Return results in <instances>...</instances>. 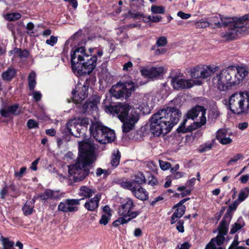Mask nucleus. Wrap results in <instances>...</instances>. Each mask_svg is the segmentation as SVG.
I'll return each instance as SVG.
<instances>
[{
	"mask_svg": "<svg viewBox=\"0 0 249 249\" xmlns=\"http://www.w3.org/2000/svg\"><path fill=\"white\" fill-rule=\"evenodd\" d=\"M121 159V153L119 150L117 151L116 153H114L112 156L111 160V164L112 166L116 167L119 164Z\"/></svg>",
	"mask_w": 249,
	"mask_h": 249,
	"instance_id": "obj_40",
	"label": "nucleus"
},
{
	"mask_svg": "<svg viewBox=\"0 0 249 249\" xmlns=\"http://www.w3.org/2000/svg\"><path fill=\"white\" fill-rule=\"evenodd\" d=\"M217 67H213L211 66H207L205 68H202L201 72L200 73V78L207 79L217 71Z\"/></svg>",
	"mask_w": 249,
	"mask_h": 249,
	"instance_id": "obj_25",
	"label": "nucleus"
},
{
	"mask_svg": "<svg viewBox=\"0 0 249 249\" xmlns=\"http://www.w3.org/2000/svg\"><path fill=\"white\" fill-rule=\"evenodd\" d=\"M171 83L173 88L176 90L189 89L193 86L191 80L179 78L178 75L171 77Z\"/></svg>",
	"mask_w": 249,
	"mask_h": 249,
	"instance_id": "obj_16",
	"label": "nucleus"
},
{
	"mask_svg": "<svg viewBox=\"0 0 249 249\" xmlns=\"http://www.w3.org/2000/svg\"><path fill=\"white\" fill-rule=\"evenodd\" d=\"M186 211V207L183 206L180 208H177L173 213L174 216L177 217V219L181 218L185 213Z\"/></svg>",
	"mask_w": 249,
	"mask_h": 249,
	"instance_id": "obj_49",
	"label": "nucleus"
},
{
	"mask_svg": "<svg viewBox=\"0 0 249 249\" xmlns=\"http://www.w3.org/2000/svg\"><path fill=\"white\" fill-rule=\"evenodd\" d=\"M95 193V190L86 186H82L79 189V195L86 198H90Z\"/></svg>",
	"mask_w": 249,
	"mask_h": 249,
	"instance_id": "obj_28",
	"label": "nucleus"
},
{
	"mask_svg": "<svg viewBox=\"0 0 249 249\" xmlns=\"http://www.w3.org/2000/svg\"><path fill=\"white\" fill-rule=\"evenodd\" d=\"M219 114L218 111L214 109H211L208 115L209 119H216L219 117Z\"/></svg>",
	"mask_w": 249,
	"mask_h": 249,
	"instance_id": "obj_62",
	"label": "nucleus"
},
{
	"mask_svg": "<svg viewBox=\"0 0 249 249\" xmlns=\"http://www.w3.org/2000/svg\"><path fill=\"white\" fill-rule=\"evenodd\" d=\"M115 183L119 185L122 188L130 190L131 192L135 187L132 179L130 180H125L124 178L118 179L115 181Z\"/></svg>",
	"mask_w": 249,
	"mask_h": 249,
	"instance_id": "obj_27",
	"label": "nucleus"
},
{
	"mask_svg": "<svg viewBox=\"0 0 249 249\" xmlns=\"http://www.w3.org/2000/svg\"><path fill=\"white\" fill-rule=\"evenodd\" d=\"M77 121L76 120H71L69 121L66 125L65 131L66 133H69L70 135L73 136L77 128Z\"/></svg>",
	"mask_w": 249,
	"mask_h": 249,
	"instance_id": "obj_29",
	"label": "nucleus"
},
{
	"mask_svg": "<svg viewBox=\"0 0 249 249\" xmlns=\"http://www.w3.org/2000/svg\"><path fill=\"white\" fill-rule=\"evenodd\" d=\"M128 16L130 18L141 20L143 16V14L135 10L133 11L130 10L128 12Z\"/></svg>",
	"mask_w": 249,
	"mask_h": 249,
	"instance_id": "obj_46",
	"label": "nucleus"
},
{
	"mask_svg": "<svg viewBox=\"0 0 249 249\" xmlns=\"http://www.w3.org/2000/svg\"><path fill=\"white\" fill-rule=\"evenodd\" d=\"M139 119V114L135 110H132L130 113V117H128L124 121L122 122L123 124L122 130L124 133H127L134 128L135 124Z\"/></svg>",
	"mask_w": 249,
	"mask_h": 249,
	"instance_id": "obj_14",
	"label": "nucleus"
},
{
	"mask_svg": "<svg viewBox=\"0 0 249 249\" xmlns=\"http://www.w3.org/2000/svg\"><path fill=\"white\" fill-rule=\"evenodd\" d=\"M21 15L18 12L8 13L5 16V19L9 21H14L20 18Z\"/></svg>",
	"mask_w": 249,
	"mask_h": 249,
	"instance_id": "obj_41",
	"label": "nucleus"
},
{
	"mask_svg": "<svg viewBox=\"0 0 249 249\" xmlns=\"http://www.w3.org/2000/svg\"><path fill=\"white\" fill-rule=\"evenodd\" d=\"M151 11L155 14H163L165 12L164 8L162 6L152 5Z\"/></svg>",
	"mask_w": 249,
	"mask_h": 249,
	"instance_id": "obj_51",
	"label": "nucleus"
},
{
	"mask_svg": "<svg viewBox=\"0 0 249 249\" xmlns=\"http://www.w3.org/2000/svg\"><path fill=\"white\" fill-rule=\"evenodd\" d=\"M18 104H15L11 106H9L7 109L2 108L0 110L1 116L4 118H8L10 114L15 116H18L21 113V110L19 109Z\"/></svg>",
	"mask_w": 249,
	"mask_h": 249,
	"instance_id": "obj_18",
	"label": "nucleus"
},
{
	"mask_svg": "<svg viewBox=\"0 0 249 249\" xmlns=\"http://www.w3.org/2000/svg\"><path fill=\"white\" fill-rule=\"evenodd\" d=\"M136 205L134 200L130 198L126 197L122 201L121 205L118 207V214L129 213L133 212V211Z\"/></svg>",
	"mask_w": 249,
	"mask_h": 249,
	"instance_id": "obj_17",
	"label": "nucleus"
},
{
	"mask_svg": "<svg viewBox=\"0 0 249 249\" xmlns=\"http://www.w3.org/2000/svg\"><path fill=\"white\" fill-rule=\"evenodd\" d=\"M17 71L13 67H9L1 73L2 79L5 81H11L16 75Z\"/></svg>",
	"mask_w": 249,
	"mask_h": 249,
	"instance_id": "obj_24",
	"label": "nucleus"
},
{
	"mask_svg": "<svg viewBox=\"0 0 249 249\" xmlns=\"http://www.w3.org/2000/svg\"><path fill=\"white\" fill-rule=\"evenodd\" d=\"M239 203L240 202L237 200H236L234 201H233V202L232 204L229 205L227 210V212L224 215L225 217H229V221H231L232 216L231 213H232V212L236 210Z\"/></svg>",
	"mask_w": 249,
	"mask_h": 249,
	"instance_id": "obj_32",
	"label": "nucleus"
},
{
	"mask_svg": "<svg viewBox=\"0 0 249 249\" xmlns=\"http://www.w3.org/2000/svg\"><path fill=\"white\" fill-rule=\"evenodd\" d=\"M221 15L216 14L207 18L209 23L211 24H214L217 28H221L220 24V18Z\"/></svg>",
	"mask_w": 249,
	"mask_h": 249,
	"instance_id": "obj_38",
	"label": "nucleus"
},
{
	"mask_svg": "<svg viewBox=\"0 0 249 249\" xmlns=\"http://www.w3.org/2000/svg\"><path fill=\"white\" fill-rule=\"evenodd\" d=\"M132 193L137 198L142 201H145L148 199V193L141 186L137 185V186L135 187Z\"/></svg>",
	"mask_w": 249,
	"mask_h": 249,
	"instance_id": "obj_19",
	"label": "nucleus"
},
{
	"mask_svg": "<svg viewBox=\"0 0 249 249\" xmlns=\"http://www.w3.org/2000/svg\"><path fill=\"white\" fill-rule=\"evenodd\" d=\"M96 80V77L93 75H90L88 78H87L84 85L88 86V88L89 89V87L90 84H94Z\"/></svg>",
	"mask_w": 249,
	"mask_h": 249,
	"instance_id": "obj_57",
	"label": "nucleus"
},
{
	"mask_svg": "<svg viewBox=\"0 0 249 249\" xmlns=\"http://www.w3.org/2000/svg\"><path fill=\"white\" fill-rule=\"evenodd\" d=\"M243 156L241 153L237 154L236 155L232 157L227 162V165H232L233 162H235L241 158H243Z\"/></svg>",
	"mask_w": 249,
	"mask_h": 249,
	"instance_id": "obj_52",
	"label": "nucleus"
},
{
	"mask_svg": "<svg viewBox=\"0 0 249 249\" xmlns=\"http://www.w3.org/2000/svg\"><path fill=\"white\" fill-rule=\"evenodd\" d=\"M35 27L34 23L32 22H28L27 24L26 29H27V34L30 36H33L34 34V32L33 31Z\"/></svg>",
	"mask_w": 249,
	"mask_h": 249,
	"instance_id": "obj_54",
	"label": "nucleus"
},
{
	"mask_svg": "<svg viewBox=\"0 0 249 249\" xmlns=\"http://www.w3.org/2000/svg\"><path fill=\"white\" fill-rule=\"evenodd\" d=\"M234 71L235 73L234 76L236 78L234 83H236L237 85H239L248 74V71L243 67H236L235 69L234 68Z\"/></svg>",
	"mask_w": 249,
	"mask_h": 249,
	"instance_id": "obj_22",
	"label": "nucleus"
},
{
	"mask_svg": "<svg viewBox=\"0 0 249 249\" xmlns=\"http://www.w3.org/2000/svg\"><path fill=\"white\" fill-rule=\"evenodd\" d=\"M227 133L224 129H219L216 133V139L219 142L220 140L226 136Z\"/></svg>",
	"mask_w": 249,
	"mask_h": 249,
	"instance_id": "obj_56",
	"label": "nucleus"
},
{
	"mask_svg": "<svg viewBox=\"0 0 249 249\" xmlns=\"http://www.w3.org/2000/svg\"><path fill=\"white\" fill-rule=\"evenodd\" d=\"M89 131L96 141L102 144L110 143L116 137L113 130L98 122L93 123L90 126Z\"/></svg>",
	"mask_w": 249,
	"mask_h": 249,
	"instance_id": "obj_4",
	"label": "nucleus"
},
{
	"mask_svg": "<svg viewBox=\"0 0 249 249\" xmlns=\"http://www.w3.org/2000/svg\"><path fill=\"white\" fill-rule=\"evenodd\" d=\"M225 74L226 75V79H227L228 82V85H231V89L233 86L237 85L236 83H234L236 81L235 78V71L234 68L233 67H231L226 69H223Z\"/></svg>",
	"mask_w": 249,
	"mask_h": 249,
	"instance_id": "obj_20",
	"label": "nucleus"
},
{
	"mask_svg": "<svg viewBox=\"0 0 249 249\" xmlns=\"http://www.w3.org/2000/svg\"><path fill=\"white\" fill-rule=\"evenodd\" d=\"M181 112L176 107H167L159 110L151 117V132L155 136H160L169 133L178 124Z\"/></svg>",
	"mask_w": 249,
	"mask_h": 249,
	"instance_id": "obj_3",
	"label": "nucleus"
},
{
	"mask_svg": "<svg viewBox=\"0 0 249 249\" xmlns=\"http://www.w3.org/2000/svg\"><path fill=\"white\" fill-rule=\"evenodd\" d=\"M160 166L163 170H166L171 167V164L170 162L160 160Z\"/></svg>",
	"mask_w": 249,
	"mask_h": 249,
	"instance_id": "obj_55",
	"label": "nucleus"
},
{
	"mask_svg": "<svg viewBox=\"0 0 249 249\" xmlns=\"http://www.w3.org/2000/svg\"><path fill=\"white\" fill-rule=\"evenodd\" d=\"M241 24V26H235V28H229L228 31L225 32L223 37L227 40H232L239 35L245 34L247 32V27L244 25V22Z\"/></svg>",
	"mask_w": 249,
	"mask_h": 249,
	"instance_id": "obj_13",
	"label": "nucleus"
},
{
	"mask_svg": "<svg viewBox=\"0 0 249 249\" xmlns=\"http://www.w3.org/2000/svg\"><path fill=\"white\" fill-rule=\"evenodd\" d=\"M133 183L135 187L141 186L143 183H146V179L144 174L140 172L134 176V179H132Z\"/></svg>",
	"mask_w": 249,
	"mask_h": 249,
	"instance_id": "obj_30",
	"label": "nucleus"
},
{
	"mask_svg": "<svg viewBox=\"0 0 249 249\" xmlns=\"http://www.w3.org/2000/svg\"><path fill=\"white\" fill-rule=\"evenodd\" d=\"M28 81L29 90L31 91L34 90L36 84V73L35 72L32 71L29 74L28 78Z\"/></svg>",
	"mask_w": 249,
	"mask_h": 249,
	"instance_id": "obj_35",
	"label": "nucleus"
},
{
	"mask_svg": "<svg viewBox=\"0 0 249 249\" xmlns=\"http://www.w3.org/2000/svg\"><path fill=\"white\" fill-rule=\"evenodd\" d=\"M100 199V196L97 194L94 197L86 202L84 207L89 211H94L98 208Z\"/></svg>",
	"mask_w": 249,
	"mask_h": 249,
	"instance_id": "obj_21",
	"label": "nucleus"
},
{
	"mask_svg": "<svg viewBox=\"0 0 249 249\" xmlns=\"http://www.w3.org/2000/svg\"><path fill=\"white\" fill-rule=\"evenodd\" d=\"M213 147V144L212 143H205L201 145L199 149V151L201 153H203L208 150H210Z\"/></svg>",
	"mask_w": 249,
	"mask_h": 249,
	"instance_id": "obj_53",
	"label": "nucleus"
},
{
	"mask_svg": "<svg viewBox=\"0 0 249 249\" xmlns=\"http://www.w3.org/2000/svg\"><path fill=\"white\" fill-rule=\"evenodd\" d=\"M141 74L144 77L154 79L162 76L164 72L163 67H144L140 70Z\"/></svg>",
	"mask_w": 249,
	"mask_h": 249,
	"instance_id": "obj_11",
	"label": "nucleus"
},
{
	"mask_svg": "<svg viewBox=\"0 0 249 249\" xmlns=\"http://www.w3.org/2000/svg\"><path fill=\"white\" fill-rule=\"evenodd\" d=\"M27 126L30 129L36 128L39 127V124L35 120L30 119L27 122Z\"/></svg>",
	"mask_w": 249,
	"mask_h": 249,
	"instance_id": "obj_50",
	"label": "nucleus"
},
{
	"mask_svg": "<svg viewBox=\"0 0 249 249\" xmlns=\"http://www.w3.org/2000/svg\"><path fill=\"white\" fill-rule=\"evenodd\" d=\"M184 221L183 220H180L178 222L177 225V229L180 232H183L184 231Z\"/></svg>",
	"mask_w": 249,
	"mask_h": 249,
	"instance_id": "obj_64",
	"label": "nucleus"
},
{
	"mask_svg": "<svg viewBox=\"0 0 249 249\" xmlns=\"http://www.w3.org/2000/svg\"><path fill=\"white\" fill-rule=\"evenodd\" d=\"M83 199H64L58 204L57 210L63 213L76 212L78 210V207L77 206L80 204V201Z\"/></svg>",
	"mask_w": 249,
	"mask_h": 249,
	"instance_id": "obj_8",
	"label": "nucleus"
},
{
	"mask_svg": "<svg viewBox=\"0 0 249 249\" xmlns=\"http://www.w3.org/2000/svg\"><path fill=\"white\" fill-rule=\"evenodd\" d=\"M226 77L223 69L212 79L213 82L216 84L217 89L220 90L227 91L231 89V85H228V82Z\"/></svg>",
	"mask_w": 249,
	"mask_h": 249,
	"instance_id": "obj_15",
	"label": "nucleus"
},
{
	"mask_svg": "<svg viewBox=\"0 0 249 249\" xmlns=\"http://www.w3.org/2000/svg\"><path fill=\"white\" fill-rule=\"evenodd\" d=\"M249 196V187L241 189L239 193L237 199L240 203L244 201Z\"/></svg>",
	"mask_w": 249,
	"mask_h": 249,
	"instance_id": "obj_37",
	"label": "nucleus"
},
{
	"mask_svg": "<svg viewBox=\"0 0 249 249\" xmlns=\"http://www.w3.org/2000/svg\"><path fill=\"white\" fill-rule=\"evenodd\" d=\"M77 123L78 124H80L82 126V127H85L88 129V126L89 124V120L87 118H84L82 119L77 121Z\"/></svg>",
	"mask_w": 249,
	"mask_h": 249,
	"instance_id": "obj_59",
	"label": "nucleus"
},
{
	"mask_svg": "<svg viewBox=\"0 0 249 249\" xmlns=\"http://www.w3.org/2000/svg\"><path fill=\"white\" fill-rule=\"evenodd\" d=\"M201 67L198 66L195 67L191 70V76L193 78H200Z\"/></svg>",
	"mask_w": 249,
	"mask_h": 249,
	"instance_id": "obj_44",
	"label": "nucleus"
},
{
	"mask_svg": "<svg viewBox=\"0 0 249 249\" xmlns=\"http://www.w3.org/2000/svg\"><path fill=\"white\" fill-rule=\"evenodd\" d=\"M210 25L208 19L202 18L196 23V26L197 28H205L209 27Z\"/></svg>",
	"mask_w": 249,
	"mask_h": 249,
	"instance_id": "obj_45",
	"label": "nucleus"
},
{
	"mask_svg": "<svg viewBox=\"0 0 249 249\" xmlns=\"http://www.w3.org/2000/svg\"><path fill=\"white\" fill-rule=\"evenodd\" d=\"M101 98L97 95H93L89 97L81 107H78L81 109L83 113L91 114L92 112L98 109V104L100 103Z\"/></svg>",
	"mask_w": 249,
	"mask_h": 249,
	"instance_id": "obj_10",
	"label": "nucleus"
},
{
	"mask_svg": "<svg viewBox=\"0 0 249 249\" xmlns=\"http://www.w3.org/2000/svg\"><path fill=\"white\" fill-rule=\"evenodd\" d=\"M86 132L87 128L84 127H82L81 125L77 123V128L73 136L77 138L80 137H85Z\"/></svg>",
	"mask_w": 249,
	"mask_h": 249,
	"instance_id": "obj_39",
	"label": "nucleus"
},
{
	"mask_svg": "<svg viewBox=\"0 0 249 249\" xmlns=\"http://www.w3.org/2000/svg\"><path fill=\"white\" fill-rule=\"evenodd\" d=\"M141 213L140 211H134L133 212L131 213H124V214H119L120 216H124L125 217V221L124 223H128L129 221H130L132 219L136 218Z\"/></svg>",
	"mask_w": 249,
	"mask_h": 249,
	"instance_id": "obj_34",
	"label": "nucleus"
},
{
	"mask_svg": "<svg viewBox=\"0 0 249 249\" xmlns=\"http://www.w3.org/2000/svg\"><path fill=\"white\" fill-rule=\"evenodd\" d=\"M201 116L200 117V121L195 122L194 124H196L197 127H201L206 123V118L205 115L206 113V109L203 107V109L201 111Z\"/></svg>",
	"mask_w": 249,
	"mask_h": 249,
	"instance_id": "obj_43",
	"label": "nucleus"
},
{
	"mask_svg": "<svg viewBox=\"0 0 249 249\" xmlns=\"http://www.w3.org/2000/svg\"><path fill=\"white\" fill-rule=\"evenodd\" d=\"M40 198L42 200L50 199H58L60 198L58 193H56L51 189H46L43 193L39 195Z\"/></svg>",
	"mask_w": 249,
	"mask_h": 249,
	"instance_id": "obj_23",
	"label": "nucleus"
},
{
	"mask_svg": "<svg viewBox=\"0 0 249 249\" xmlns=\"http://www.w3.org/2000/svg\"><path fill=\"white\" fill-rule=\"evenodd\" d=\"M227 217H223L222 220L219 223L218 230V233L223 235H226L228 231L229 223L226 221Z\"/></svg>",
	"mask_w": 249,
	"mask_h": 249,
	"instance_id": "obj_31",
	"label": "nucleus"
},
{
	"mask_svg": "<svg viewBox=\"0 0 249 249\" xmlns=\"http://www.w3.org/2000/svg\"><path fill=\"white\" fill-rule=\"evenodd\" d=\"M95 147L89 139L82 141L78 144V156L75 163L69 166L68 173L72 176L75 182L83 180L90 174V166L95 161Z\"/></svg>",
	"mask_w": 249,
	"mask_h": 249,
	"instance_id": "obj_2",
	"label": "nucleus"
},
{
	"mask_svg": "<svg viewBox=\"0 0 249 249\" xmlns=\"http://www.w3.org/2000/svg\"><path fill=\"white\" fill-rule=\"evenodd\" d=\"M110 217L111 216L107 215V214H103L99 221V223L104 225H107L110 219Z\"/></svg>",
	"mask_w": 249,
	"mask_h": 249,
	"instance_id": "obj_58",
	"label": "nucleus"
},
{
	"mask_svg": "<svg viewBox=\"0 0 249 249\" xmlns=\"http://www.w3.org/2000/svg\"><path fill=\"white\" fill-rule=\"evenodd\" d=\"M101 46L90 48L89 53L83 47H75L71 52V63L72 71L77 76L89 75L96 68L98 57L103 55Z\"/></svg>",
	"mask_w": 249,
	"mask_h": 249,
	"instance_id": "obj_1",
	"label": "nucleus"
},
{
	"mask_svg": "<svg viewBox=\"0 0 249 249\" xmlns=\"http://www.w3.org/2000/svg\"><path fill=\"white\" fill-rule=\"evenodd\" d=\"M203 106L196 105L194 107H192L190 110L188 111L186 113L185 116L187 117V118L194 120L196 118L199 114L203 109Z\"/></svg>",
	"mask_w": 249,
	"mask_h": 249,
	"instance_id": "obj_26",
	"label": "nucleus"
},
{
	"mask_svg": "<svg viewBox=\"0 0 249 249\" xmlns=\"http://www.w3.org/2000/svg\"><path fill=\"white\" fill-rule=\"evenodd\" d=\"M128 103H118L116 105H105V110L107 113L116 115L121 122H123L130 117V110H135Z\"/></svg>",
	"mask_w": 249,
	"mask_h": 249,
	"instance_id": "obj_6",
	"label": "nucleus"
},
{
	"mask_svg": "<svg viewBox=\"0 0 249 249\" xmlns=\"http://www.w3.org/2000/svg\"><path fill=\"white\" fill-rule=\"evenodd\" d=\"M245 91L233 93L229 100V106L230 110L234 114L238 115L247 113L244 103L246 101L245 97Z\"/></svg>",
	"mask_w": 249,
	"mask_h": 249,
	"instance_id": "obj_7",
	"label": "nucleus"
},
{
	"mask_svg": "<svg viewBox=\"0 0 249 249\" xmlns=\"http://www.w3.org/2000/svg\"><path fill=\"white\" fill-rule=\"evenodd\" d=\"M35 205L31 204V203L27 201L26 203L22 208L23 214L25 216H28L33 213Z\"/></svg>",
	"mask_w": 249,
	"mask_h": 249,
	"instance_id": "obj_36",
	"label": "nucleus"
},
{
	"mask_svg": "<svg viewBox=\"0 0 249 249\" xmlns=\"http://www.w3.org/2000/svg\"><path fill=\"white\" fill-rule=\"evenodd\" d=\"M80 85L81 86H80V84L78 83L72 91L73 102L77 105L81 104V103L88 96L89 94L88 86Z\"/></svg>",
	"mask_w": 249,
	"mask_h": 249,
	"instance_id": "obj_12",
	"label": "nucleus"
},
{
	"mask_svg": "<svg viewBox=\"0 0 249 249\" xmlns=\"http://www.w3.org/2000/svg\"><path fill=\"white\" fill-rule=\"evenodd\" d=\"M147 180L148 184L152 186L156 185L158 183V181L155 177L152 175L150 172H147Z\"/></svg>",
	"mask_w": 249,
	"mask_h": 249,
	"instance_id": "obj_47",
	"label": "nucleus"
},
{
	"mask_svg": "<svg viewBox=\"0 0 249 249\" xmlns=\"http://www.w3.org/2000/svg\"><path fill=\"white\" fill-rule=\"evenodd\" d=\"M221 28L223 27H235V26H241L242 22L249 21V14L239 18H231L221 15L220 18Z\"/></svg>",
	"mask_w": 249,
	"mask_h": 249,
	"instance_id": "obj_9",
	"label": "nucleus"
},
{
	"mask_svg": "<svg viewBox=\"0 0 249 249\" xmlns=\"http://www.w3.org/2000/svg\"><path fill=\"white\" fill-rule=\"evenodd\" d=\"M57 42V37L53 36H52L50 39H47L46 41V44L53 46Z\"/></svg>",
	"mask_w": 249,
	"mask_h": 249,
	"instance_id": "obj_60",
	"label": "nucleus"
},
{
	"mask_svg": "<svg viewBox=\"0 0 249 249\" xmlns=\"http://www.w3.org/2000/svg\"><path fill=\"white\" fill-rule=\"evenodd\" d=\"M167 43V40L165 36H160L157 40L156 43L151 48V50H155L157 47L165 46Z\"/></svg>",
	"mask_w": 249,
	"mask_h": 249,
	"instance_id": "obj_42",
	"label": "nucleus"
},
{
	"mask_svg": "<svg viewBox=\"0 0 249 249\" xmlns=\"http://www.w3.org/2000/svg\"><path fill=\"white\" fill-rule=\"evenodd\" d=\"M224 235H225L221 234L218 233V235L216 237L215 239H214L217 245L220 246L223 244L225 240Z\"/></svg>",
	"mask_w": 249,
	"mask_h": 249,
	"instance_id": "obj_61",
	"label": "nucleus"
},
{
	"mask_svg": "<svg viewBox=\"0 0 249 249\" xmlns=\"http://www.w3.org/2000/svg\"><path fill=\"white\" fill-rule=\"evenodd\" d=\"M3 247L14 248V242L9 240L7 238H4L3 240Z\"/></svg>",
	"mask_w": 249,
	"mask_h": 249,
	"instance_id": "obj_63",
	"label": "nucleus"
},
{
	"mask_svg": "<svg viewBox=\"0 0 249 249\" xmlns=\"http://www.w3.org/2000/svg\"><path fill=\"white\" fill-rule=\"evenodd\" d=\"M135 88V84L132 81L125 82L119 81L113 85L109 91L111 96L116 99H127L134 91Z\"/></svg>",
	"mask_w": 249,
	"mask_h": 249,
	"instance_id": "obj_5",
	"label": "nucleus"
},
{
	"mask_svg": "<svg viewBox=\"0 0 249 249\" xmlns=\"http://www.w3.org/2000/svg\"><path fill=\"white\" fill-rule=\"evenodd\" d=\"M245 225L244 221L242 219L239 218L237 222L232 225L230 233L231 234L235 233L237 231L241 229Z\"/></svg>",
	"mask_w": 249,
	"mask_h": 249,
	"instance_id": "obj_33",
	"label": "nucleus"
},
{
	"mask_svg": "<svg viewBox=\"0 0 249 249\" xmlns=\"http://www.w3.org/2000/svg\"><path fill=\"white\" fill-rule=\"evenodd\" d=\"M188 119H189V118H187V117H186L185 116L184 119L183 121L181 122V123L180 124L179 126L178 127V128L177 129L176 131L178 133H186V131H185L186 128V124L187 122Z\"/></svg>",
	"mask_w": 249,
	"mask_h": 249,
	"instance_id": "obj_48",
	"label": "nucleus"
}]
</instances>
